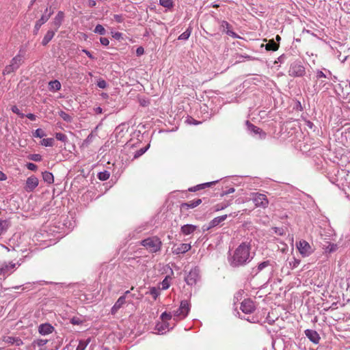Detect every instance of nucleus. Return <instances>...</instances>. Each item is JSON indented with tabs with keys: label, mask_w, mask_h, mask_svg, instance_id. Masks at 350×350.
Returning <instances> with one entry per match:
<instances>
[{
	"label": "nucleus",
	"mask_w": 350,
	"mask_h": 350,
	"mask_svg": "<svg viewBox=\"0 0 350 350\" xmlns=\"http://www.w3.org/2000/svg\"><path fill=\"white\" fill-rule=\"evenodd\" d=\"M250 242H242L234 250L232 254L229 255L228 262L232 267H243L248 264L254 258V253L251 252Z\"/></svg>",
	"instance_id": "nucleus-1"
},
{
	"label": "nucleus",
	"mask_w": 350,
	"mask_h": 350,
	"mask_svg": "<svg viewBox=\"0 0 350 350\" xmlns=\"http://www.w3.org/2000/svg\"><path fill=\"white\" fill-rule=\"evenodd\" d=\"M141 245L152 253H156L161 250L162 243L157 237H152L141 241Z\"/></svg>",
	"instance_id": "nucleus-2"
},
{
	"label": "nucleus",
	"mask_w": 350,
	"mask_h": 350,
	"mask_svg": "<svg viewBox=\"0 0 350 350\" xmlns=\"http://www.w3.org/2000/svg\"><path fill=\"white\" fill-rule=\"evenodd\" d=\"M190 311V304L187 300L180 302V307L173 312V320L176 322L185 319Z\"/></svg>",
	"instance_id": "nucleus-3"
},
{
	"label": "nucleus",
	"mask_w": 350,
	"mask_h": 350,
	"mask_svg": "<svg viewBox=\"0 0 350 350\" xmlns=\"http://www.w3.org/2000/svg\"><path fill=\"white\" fill-rule=\"evenodd\" d=\"M23 55H21L20 54H18L15 57H14L11 59L10 64L6 66L5 67V68L3 69V75H10V73L14 72L16 70H17L23 62Z\"/></svg>",
	"instance_id": "nucleus-4"
},
{
	"label": "nucleus",
	"mask_w": 350,
	"mask_h": 350,
	"mask_svg": "<svg viewBox=\"0 0 350 350\" xmlns=\"http://www.w3.org/2000/svg\"><path fill=\"white\" fill-rule=\"evenodd\" d=\"M21 265L18 262H0V276L6 278L10 275L16 269Z\"/></svg>",
	"instance_id": "nucleus-5"
},
{
	"label": "nucleus",
	"mask_w": 350,
	"mask_h": 350,
	"mask_svg": "<svg viewBox=\"0 0 350 350\" xmlns=\"http://www.w3.org/2000/svg\"><path fill=\"white\" fill-rule=\"evenodd\" d=\"M252 195V200L254 203L256 207L265 208L268 206L269 200L265 194L254 193Z\"/></svg>",
	"instance_id": "nucleus-6"
},
{
	"label": "nucleus",
	"mask_w": 350,
	"mask_h": 350,
	"mask_svg": "<svg viewBox=\"0 0 350 350\" xmlns=\"http://www.w3.org/2000/svg\"><path fill=\"white\" fill-rule=\"evenodd\" d=\"M200 278V269L195 267L192 268L185 278L188 285L193 286L196 284Z\"/></svg>",
	"instance_id": "nucleus-7"
},
{
	"label": "nucleus",
	"mask_w": 350,
	"mask_h": 350,
	"mask_svg": "<svg viewBox=\"0 0 350 350\" xmlns=\"http://www.w3.org/2000/svg\"><path fill=\"white\" fill-rule=\"evenodd\" d=\"M38 178L36 176L31 175L27 178L24 189L28 193L32 192L38 186Z\"/></svg>",
	"instance_id": "nucleus-8"
},
{
	"label": "nucleus",
	"mask_w": 350,
	"mask_h": 350,
	"mask_svg": "<svg viewBox=\"0 0 350 350\" xmlns=\"http://www.w3.org/2000/svg\"><path fill=\"white\" fill-rule=\"evenodd\" d=\"M297 247L302 256H308L312 253L310 244L305 240H301L297 243Z\"/></svg>",
	"instance_id": "nucleus-9"
},
{
	"label": "nucleus",
	"mask_w": 350,
	"mask_h": 350,
	"mask_svg": "<svg viewBox=\"0 0 350 350\" xmlns=\"http://www.w3.org/2000/svg\"><path fill=\"white\" fill-rule=\"evenodd\" d=\"M289 72L291 76L301 77L305 73V68L299 63H293L291 66Z\"/></svg>",
	"instance_id": "nucleus-10"
},
{
	"label": "nucleus",
	"mask_w": 350,
	"mask_h": 350,
	"mask_svg": "<svg viewBox=\"0 0 350 350\" xmlns=\"http://www.w3.org/2000/svg\"><path fill=\"white\" fill-rule=\"evenodd\" d=\"M241 310L245 314H251L255 310V305L252 300L244 299L241 304Z\"/></svg>",
	"instance_id": "nucleus-11"
},
{
	"label": "nucleus",
	"mask_w": 350,
	"mask_h": 350,
	"mask_svg": "<svg viewBox=\"0 0 350 350\" xmlns=\"http://www.w3.org/2000/svg\"><path fill=\"white\" fill-rule=\"evenodd\" d=\"M220 27H221V31L225 32L229 36H231L234 38H240V36H239L235 32L230 30V25L227 21H221Z\"/></svg>",
	"instance_id": "nucleus-12"
},
{
	"label": "nucleus",
	"mask_w": 350,
	"mask_h": 350,
	"mask_svg": "<svg viewBox=\"0 0 350 350\" xmlns=\"http://www.w3.org/2000/svg\"><path fill=\"white\" fill-rule=\"evenodd\" d=\"M305 335L306 337L313 343L318 344L320 340V336L319 334L317 333V331L313 329H306L305 330Z\"/></svg>",
	"instance_id": "nucleus-13"
},
{
	"label": "nucleus",
	"mask_w": 350,
	"mask_h": 350,
	"mask_svg": "<svg viewBox=\"0 0 350 350\" xmlns=\"http://www.w3.org/2000/svg\"><path fill=\"white\" fill-rule=\"evenodd\" d=\"M48 342V340L46 339H37L33 340L31 344L33 350H47L46 345Z\"/></svg>",
	"instance_id": "nucleus-14"
},
{
	"label": "nucleus",
	"mask_w": 350,
	"mask_h": 350,
	"mask_svg": "<svg viewBox=\"0 0 350 350\" xmlns=\"http://www.w3.org/2000/svg\"><path fill=\"white\" fill-rule=\"evenodd\" d=\"M191 248V245L189 243H181L176 247L172 248V252L175 254H185Z\"/></svg>",
	"instance_id": "nucleus-15"
},
{
	"label": "nucleus",
	"mask_w": 350,
	"mask_h": 350,
	"mask_svg": "<svg viewBox=\"0 0 350 350\" xmlns=\"http://www.w3.org/2000/svg\"><path fill=\"white\" fill-rule=\"evenodd\" d=\"M126 303V296H120L111 309V314L115 315L118 310Z\"/></svg>",
	"instance_id": "nucleus-16"
},
{
	"label": "nucleus",
	"mask_w": 350,
	"mask_h": 350,
	"mask_svg": "<svg viewBox=\"0 0 350 350\" xmlns=\"http://www.w3.org/2000/svg\"><path fill=\"white\" fill-rule=\"evenodd\" d=\"M202 203L201 199H196L191 200L187 202L182 203L180 205V208L183 210H188L189 208H193Z\"/></svg>",
	"instance_id": "nucleus-17"
},
{
	"label": "nucleus",
	"mask_w": 350,
	"mask_h": 350,
	"mask_svg": "<svg viewBox=\"0 0 350 350\" xmlns=\"http://www.w3.org/2000/svg\"><path fill=\"white\" fill-rule=\"evenodd\" d=\"M227 217V215H224L219 217H215L209 222L208 226L206 228V230H208L211 228H213L219 225L221 222L226 219Z\"/></svg>",
	"instance_id": "nucleus-18"
},
{
	"label": "nucleus",
	"mask_w": 350,
	"mask_h": 350,
	"mask_svg": "<svg viewBox=\"0 0 350 350\" xmlns=\"http://www.w3.org/2000/svg\"><path fill=\"white\" fill-rule=\"evenodd\" d=\"M245 124L248 131H250L251 133L260 134L261 138L265 137V133H263L260 128L256 126L255 125L250 122L248 120L246 121Z\"/></svg>",
	"instance_id": "nucleus-19"
},
{
	"label": "nucleus",
	"mask_w": 350,
	"mask_h": 350,
	"mask_svg": "<svg viewBox=\"0 0 350 350\" xmlns=\"http://www.w3.org/2000/svg\"><path fill=\"white\" fill-rule=\"evenodd\" d=\"M198 229V226L193 224H185L181 226L180 232L185 235L187 236L193 233Z\"/></svg>",
	"instance_id": "nucleus-20"
},
{
	"label": "nucleus",
	"mask_w": 350,
	"mask_h": 350,
	"mask_svg": "<svg viewBox=\"0 0 350 350\" xmlns=\"http://www.w3.org/2000/svg\"><path fill=\"white\" fill-rule=\"evenodd\" d=\"M64 18V13L62 11H59L53 21V25L55 27V31H57V29L61 26L62 21Z\"/></svg>",
	"instance_id": "nucleus-21"
},
{
	"label": "nucleus",
	"mask_w": 350,
	"mask_h": 350,
	"mask_svg": "<svg viewBox=\"0 0 350 350\" xmlns=\"http://www.w3.org/2000/svg\"><path fill=\"white\" fill-rule=\"evenodd\" d=\"M328 78L327 75L325 74L323 71L318 70L316 72V83H318L319 82V88H323L325 85L326 82L323 79Z\"/></svg>",
	"instance_id": "nucleus-22"
},
{
	"label": "nucleus",
	"mask_w": 350,
	"mask_h": 350,
	"mask_svg": "<svg viewBox=\"0 0 350 350\" xmlns=\"http://www.w3.org/2000/svg\"><path fill=\"white\" fill-rule=\"evenodd\" d=\"M54 327L49 323L41 324L38 327L39 333L42 335H46L53 332Z\"/></svg>",
	"instance_id": "nucleus-23"
},
{
	"label": "nucleus",
	"mask_w": 350,
	"mask_h": 350,
	"mask_svg": "<svg viewBox=\"0 0 350 350\" xmlns=\"http://www.w3.org/2000/svg\"><path fill=\"white\" fill-rule=\"evenodd\" d=\"M3 340L10 345L21 346L23 344V340L18 337L4 336Z\"/></svg>",
	"instance_id": "nucleus-24"
},
{
	"label": "nucleus",
	"mask_w": 350,
	"mask_h": 350,
	"mask_svg": "<svg viewBox=\"0 0 350 350\" xmlns=\"http://www.w3.org/2000/svg\"><path fill=\"white\" fill-rule=\"evenodd\" d=\"M170 325L169 323L163 321L162 323H157L155 329L159 333L163 334L165 332V330L169 331L172 329V327H170Z\"/></svg>",
	"instance_id": "nucleus-25"
},
{
	"label": "nucleus",
	"mask_w": 350,
	"mask_h": 350,
	"mask_svg": "<svg viewBox=\"0 0 350 350\" xmlns=\"http://www.w3.org/2000/svg\"><path fill=\"white\" fill-rule=\"evenodd\" d=\"M232 204V200L224 201L221 203L217 204L213 206V210L215 212H217L221 210L225 209L228 206H229Z\"/></svg>",
	"instance_id": "nucleus-26"
},
{
	"label": "nucleus",
	"mask_w": 350,
	"mask_h": 350,
	"mask_svg": "<svg viewBox=\"0 0 350 350\" xmlns=\"http://www.w3.org/2000/svg\"><path fill=\"white\" fill-rule=\"evenodd\" d=\"M53 12H50L49 14H43L41 18L36 22L35 25V28L36 30H38L40 27L44 24L52 15Z\"/></svg>",
	"instance_id": "nucleus-27"
},
{
	"label": "nucleus",
	"mask_w": 350,
	"mask_h": 350,
	"mask_svg": "<svg viewBox=\"0 0 350 350\" xmlns=\"http://www.w3.org/2000/svg\"><path fill=\"white\" fill-rule=\"evenodd\" d=\"M55 31H56L55 30L51 29L47 31L42 41V44L43 46H46L52 40L55 33Z\"/></svg>",
	"instance_id": "nucleus-28"
},
{
	"label": "nucleus",
	"mask_w": 350,
	"mask_h": 350,
	"mask_svg": "<svg viewBox=\"0 0 350 350\" xmlns=\"http://www.w3.org/2000/svg\"><path fill=\"white\" fill-rule=\"evenodd\" d=\"M61 83L57 80L51 81L49 83V90L51 92H57L61 89Z\"/></svg>",
	"instance_id": "nucleus-29"
},
{
	"label": "nucleus",
	"mask_w": 350,
	"mask_h": 350,
	"mask_svg": "<svg viewBox=\"0 0 350 350\" xmlns=\"http://www.w3.org/2000/svg\"><path fill=\"white\" fill-rule=\"evenodd\" d=\"M10 226V222L7 219H0V236L5 233Z\"/></svg>",
	"instance_id": "nucleus-30"
},
{
	"label": "nucleus",
	"mask_w": 350,
	"mask_h": 350,
	"mask_svg": "<svg viewBox=\"0 0 350 350\" xmlns=\"http://www.w3.org/2000/svg\"><path fill=\"white\" fill-rule=\"evenodd\" d=\"M43 180L49 184H51L54 182V177L51 172L45 171L42 172Z\"/></svg>",
	"instance_id": "nucleus-31"
},
{
	"label": "nucleus",
	"mask_w": 350,
	"mask_h": 350,
	"mask_svg": "<svg viewBox=\"0 0 350 350\" xmlns=\"http://www.w3.org/2000/svg\"><path fill=\"white\" fill-rule=\"evenodd\" d=\"M269 265V260L263 261L259 263L256 268L253 269V272L255 273V274H258L260 271H261L262 270H263L265 268L267 267Z\"/></svg>",
	"instance_id": "nucleus-32"
},
{
	"label": "nucleus",
	"mask_w": 350,
	"mask_h": 350,
	"mask_svg": "<svg viewBox=\"0 0 350 350\" xmlns=\"http://www.w3.org/2000/svg\"><path fill=\"white\" fill-rule=\"evenodd\" d=\"M214 182H212V183H203V184H200V185H198L196 186H194V187H190L189 188V191H192V192H195V191H197L198 190H200V189H204L206 187H208L211 186V185H212Z\"/></svg>",
	"instance_id": "nucleus-33"
},
{
	"label": "nucleus",
	"mask_w": 350,
	"mask_h": 350,
	"mask_svg": "<svg viewBox=\"0 0 350 350\" xmlns=\"http://www.w3.org/2000/svg\"><path fill=\"white\" fill-rule=\"evenodd\" d=\"M214 182H212V183H203V184H200V185H198L196 186H194V187H190L189 188V191H192V192H195V191H197L198 190H200V189H204L206 187H208L211 186V185H212Z\"/></svg>",
	"instance_id": "nucleus-34"
},
{
	"label": "nucleus",
	"mask_w": 350,
	"mask_h": 350,
	"mask_svg": "<svg viewBox=\"0 0 350 350\" xmlns=\"http://www.w3.org/2000/svg\"><path fill=\"white\" fill-rule=\"evenodd\" d=\"M192 31V27L189 26L183 33H182L178 38L180 40H187L189 38Z\"/></svg>",
	"instance_id": "nucleus-35"
},
{
	"label": "nucleus",
	"mask_w": 350,
	"mask_h": 350,
	"mask_svg": "<svg viewBox=\"0 0 350 350\" xmlns=\"http://www.w3.org/2000/svg\"><path fill=\"white\" fill-rule=\"evenodd\" d=\"M300 262L301 260L299 259L293 257L288 260V267L291 269H294L299 265Z\"/></svg>",
	"instance_id": "nucleus-36"
},
{
	"label": "nucleus",
	"mask_w": 350,
	"mask_h": 350,
	"mask_svg": "<svg viewBox=\"0 0 350 350\" xmlns=\"http://www.w3.org/2000/svg\"><path fill=\"white\" fill-rule=\"evenodd\" d=\"M90 341V338H88L85 340H80L76 350H85Z\"/></svg>",
	"instance_id": "nucleus-37"
},
{
	"label": "nucleus",
	"mask_w": 350,
	"mask_h": 350,
	"mask_svg": "<svg viewBox=\"0 0 350 350\" xmlns=\"http://www.w3.org/2000/svg\"><path fill=\"white\" fill-rule=\"evenodd\" d=\"M279 47V44L275 42L273 40H270L266 45L265 48L267 51H277Z\"/></svg>",
	"instance_id": "nucleus-38"
},
{
	"label": "nucleus",
	"mask_w": 350,
	"mask_h": 350,
	"mask_svg": "<svg viewBox=\"0 0 350 350\" xmlns=\"http://www.w3.org/2000/svg\"><path fill=\"white\" fill-rule=\"evenodd\" d=\"M59 116L66 122H71L72 120V117L67 113L64 111H60L59 112Z\"/></svg>",
	"instance_id": "nucleus-39"
},
{
	"label": "nucleus",
	"mask_w": 350,
	"mask_h": 350,
	"mask_svg": "<svg viewBox=\"0 0 350 350\" xmlns=\"http://www.w3.org/2000/svg\"><path fill=\"white\" fill-rule=\"evenodd\" d=\"M110 176V173L108 171L100 172L98 174V178L100 180H107Z\"/></svg>",
	"instance_id": "nucleus-40"
},
{
	"label": "nucleus",
	"mask_w": 350,
	"mask_h": 350,
	"mask_svg": "<svg viewBox=\"0 0 350 350\" xmlns=\"http://www.w3.org/2000/svg\"><path fill=\"white\" fill-rule=\"evenodd\" d=\"M94 32L99 35H105L106 33V30L102 25L98 24L95 27Z\"/></svg>",
	"instance_id": "nucleus-41"
},
{
	"label": "nucleus",
	"mask_w": 350,
	"mask_h": 350,
	"mask_svg": "<svg viewBox=\"0 0 350 350\" xmlns=\"http://www.w3.org/2000/svg\"><path fill=\"white\" fill-rule=\"evenodd\" d=\"M54 139L53 138H45L41 141V144L46 147L53 146Z\"/></svg>",
	"instance_id": "nucleus-42"
},
{
	"label": "nucleus",
	"mask_w": 350,
	"mask_h": 350,
	"mask_svg": "<svg viewBox=\"0 0 350 350\" xmlns=\"http://www.w3.org/2000/svg\"><path fill=\"white\" fill-rule=\"evenodd\" d=\"M150 294L152 296L154 299H157V297L160 295V289L156 287H152L150 289Z\"/></svg>",
	"instance_id": "nucleus-43"
},
{
	"label": "nucleus",
	"mask_w": 350,
	"mask_h": 350,
	"mask_svg": "<svg viewBox=\"0 0 350 350\" xmlns=\"http://www.w3.org/2000/svg\"><path fill=\"white\" fill-rule=\"evenodd\" d=\"M160 4L166 8H171L173 6L172 0H159Z\"/></svg>",
	"instance_id": "nucleus-44"
},
{
	"label": "nucleus",
	"mask_w": 350,
	"mask_h": 350,
	"mask_svg": "<svg viewBox=\"0 0 350 350\" xmlns=\"http://www.w3.org/2000/svg\"><path fill=\"white\" fill-rule=\"evenodd\" d=\"M45 136H46V133L41 129H37L33 133V137H34L42 138Z\"/></svg>",
	"instance_id": "nucleus-45"
},
{
	"label": "nucleus",
	"mask_w": 350,
	"mask_h": 350,
	"mask_svg": "<svg viewBox=\"0 0 350 350\" xmlns=\"http://www.w3.org/2000/svg\"><path fill=\"white\" fill-rule=\"evenodd\" d=\"M173 317V314L171 312H164L161 315V319L162 321L167 322L168 320H170Z\"/></svg>",
	"instance_id": "nucleus-46"
},
{
	"label": "nucleus",
	"mask_w": 350,
	"mask_h": 350,
	"mask_svg": "<svg viewBox=\"0 0 350 350\" xmlns=\"http://www.w3.org/2000/svg\"><path fill=\"white\" fill-rule=\"evenodd\" d=\"M148 148H149V145L147 146L146 147L140 148L139 150H137L135 152L134 158L137 159V158L141 157L142 154H144L147 151Z\"/></svg>",
	"instance_id": "nucleus-47"
},
{
	"label": "nucleus",
	"mask_w": 350,
	"mask_h": 350,
	"mask_svg": "<svg viewBox=\"0 0 350 350\" xmlns=\"http://www.w3.org/2000/svg\"><path fill=\"white\" fill-rule=\"evenodd\" d=\"M55 138L59 140V141H61L62 142H66L68 139V137L67 136L62 133H57L55 134Z\"/></svg>",
	"instance_id": "nucleus-48"
},
{
	"label": "nucleus",
	"mask_w": 350,
	"mask_h": 350,
	"mask_svg": "<svg viewBox=\"0 0 350 350\" xmlns=\"http://www.w3.org/2000/svg\"><path fill=\"white\" fill-rule=\"evenodd\" d=\"M161 284V289L162 290L167 289L170 287V286L169 278L168 277H165V278L162 281Z\"/></svg>",
	"instance_id": "nucleus-49"
},
{
	"label": "nucleus",
	"mask_w": 350,
	"mask_h": 350,
	"mask_svg": "<svg viewBox=\"0 0 350 350\" xmlns=\"http://www.w3.org/2000/svg\"><path fill=\"white\" fill-rule=\"evenodd\" d=\"M29 159L33 161L39 162L42 160V156L39 154H33L29 155Z\"/></svg>",
	"instance_id": "nucleus-50"
},
{
	"label": "nucleus",
	"mask_w": 350,
	"mask_h": 350,
	"mask_svg": "<svg viewBox=\"0 0 350 350\" xmlns=\"http://www.w3.org/2000/svg\"><path fill=\"white\" fill-rule=\"evenodd\" d=\"M11 109L13 113L17 114L21 118L25 117V114L21 112L20 109L17 107V106H12Z\"/></svg>",
	"instance_id": "nucleus-51"
},
{
	"label": "nucleus",
	"mask_w": 350,
	"mask_h": 350,
	"mask_svg": "<svg viewBox=\"0 0 350 350\" xmlns=\"http://www.w3.org/2000/svg\"><path fill=\"white\" fill-rule=\"evenodd\" d=\"M97 85L101 89H105L107 87V83L104 79H100L97 81Z\"/></svg>",
	"instance_id": "nucleus-52"
},
{
	"label": "nucleus",
	"mask_w": 350,
	"mask_h": 350,
	"mask_svg": "<svg viewBox=\"0 0 350 350\" xmlns=\"http://www.w3.org/2000/svg\"><path fill=\"white\" fill-rule=\"evenodd\" d=\"M26 167L28 170L31 171H36L38 169V166L33 163H27Z\"/></svg>",
	"instance_id": "nucleus-53"
},
{
	"label": "nucleus",
	"mask_w": 350,
	"mask_h": 350,
	"mask_svg": "<svg viewBox=\"0 0 350 350\" xmlns=\"http://www.w3.org/2000/svg\"><path fill=\"white\" fill-rule=\"evenodd\" d=\"M113 18L117 23H120L124 21V17L122 14H115Z\"/></svg>",
	"instance_id": "nucleus-54"
},
{
	"label": "nucleus",
	"mask_w": 350,
	"mask_h": 350,
	"mask_svg": "<svg viewBox=\"0 0 350 350\" xmlns=\"http://www.w3.org/2000/svg\"><path fill=\"white\" fill-rule=\"evenodd\" d=\"M235 191L234 188L233 187H231L226 191H224L221 193V196H226V195H228L230 193H234Z\"/></svg>",
	"instance_id": "nucleus-55"
},
{
	"label": "nucleus",
	"mask_w": 350,
	"mask_h": 350,
	"mask_svg": "<svg viewBox=\"0 0 350 350\" xmlns=\"http://www.w3.org/2000/svg\"><path fill=\"white\" fill-rule=\"evenodd\" d=\"M100 42L101 44L103 46H108L109 44V40H108V38H105V37H101L100 38Z\"/></svg>",
	"instance_id": "nucleus-56"
},
{
	"label": "nucleus",
	"mask_w": 350,
	"mask_h": 350,
	"mask_svg": "<svg viewBox=\"0 0 350 350\" xmlns=\"http://www.w3.org/2000/svg\"><path fill=\"white\" fill-rule=\"evenodd\" d=\"M274 232L278 234V235H283L284 232V230L282 228H277V227H275L273 228Z\"/></svg>",
	"instance_id": "nucleus-57"
},
{
	"label": "nucleus",
	"mask_w": 350,
	"mask_h": 350,
	"mask_svg": "<svg viewBox=\"0 0 350 350\" xmlns=\"http://www.w3.org/2000/svg\"><path fill=\"white\" fill-rule=\"evenodd\" d=\"M144 53V49L142 46H139L136 50V53L138 56L143 55Z\"/></svg>",
	"instance_id": "nucleus-58"
},
{
	"label": "nucleus",
	"mask_w": 350,
	"mask_h": 350,
	"mask_svg": "<svg viewBox=\"0 0 350 350\" xmlns=\"http://www.w3.org/2000/svg\"><path fill=\"white\" fill-rule=\"evenodd\" d=\"M25 116L32 121H34L36 119V116L33 113H27V115H25Z\"/></svg>",
	"instance_id": "nucleus-59"
},
{
	"label": "nucleus",
	"mask_w": 350,
	"mask_h": 350,
	"mask_svg": "<svg viewBox=\"0 0 350 350\" xmlns=\"http://www.w3.org/2000/svg\"><path fill=\"white\" fill-rule=\"evenodd\" d=\"M82 51H83L85 54H86V55H87V56H88V57H90V59H94V57L92 55V53H91L89 51H88V50H86V49H83Z\"/></svg>",
	"instance_id": "nucleus-60"
},
{
	"label": "nucleus",
	"mask_w": 350,
	"mask_h": 350,
	"mask_svg": "<svg viewBox=\"0 0 350 350\" xmlns=\"http://www.w3.org/2000/svg\"><path fill=\"white\" fill-rule=\"evenodd\" d=\"M88 6L90 8L95 7L96 5V2L94 0H89L88 2Z\"/></svg>",
	"instance_id": "nucleus-61"
},
{
	"label": "nucleus",
	"mask_w": 350,
	"mask_h": 350,
	"mask_svg": "<svg viewBox=\"0 0 350 350\" xmlns=\"http://www.w3.org/2000/svg\"><path fill=\"white\" fill-rule=\"evenodd\" d=\"M329 247H329V251L330 252H334V251H336V249H337V245H335V244H330V245H329Z\"/></svg>",
	"instance_id": "nucleus-62"
},
{
	"label": "nucleus",
	"mask_w": 350,
	"mask_h": 350,
	"mask_svg": "<svg viewBox=\"0 0 350 350\" xmlns=\"http://www.w3.org/2000/svg\"><path fill=\"white\" fill-rule=\"evenodd\" d=\"M187 122H189V124H198L199 123L198 122H197L196 120H195L194 119H193L191 118H187Z\"/></svg>",
	"instance_id": "nucleus-63"
},
{
	"label": "nucleus",
	"mask_w": 350,
	"mask_h": 350,
	"mask_svg": "<svg viewBox=\"0 0 350 350\" xmlns=\"http://www.w3.org/2000/svg\"><path fill=\"white\" fill-rule=\"evenodd\" d=\"M7 179V176L1 171H0V180H5Z\"/></svg>",
	"instance_id": "nucleus-64"
}]
</instances>
